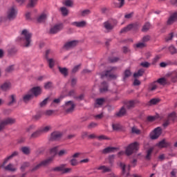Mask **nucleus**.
<instances>
[{
    "label": "nucleus",
    "mask_w": 177,
    "mask_h": 177,
    "mask_svg": "<svg viewBox=\"0 0 177 177\" xmlns=\"http://www.w3.org/2000/svg\"><path fill=\"white\" fill-rule=\"evenodd\" d=\"M96 169H97L98 171H102L103 174H106L107 172H111V169L107 166H100L96 168Z\"/></svg>",
    "instance_id": "412c9836"
},
{
    "label": "nucleus",
    "mask_w": 177,
    "mask_h": 177,
    "mask_svg": "<svg viewBox=\"0 0 177 177\" xmlns=\"http://www.w3.org/2000/svg\"><path fill=\"white\" fill-rule=\"evenodd\" d=\"M62 132L59 131H54L51 133L50 139L51 140H59L62 136Z\"/></svg>",
    "instance_id": "a211bd4d"
},
{
    "label": "nucleus",
    "mask_w": 177,
    "mask_h": 177,
    "mask_svg": "<svg viewBox=\"0 0 177 177\" xmlns=\"http://www.w3.org/2000/svg\"><path fill=\"white\" fill-rule=\"evenodd\" d=\"M157 82H154L149 86V91H156L157 89Z\"/></svg>",
    "instance_id": "c03bdc74"
},
{
    "label": "nucleus",
    "mask_w": 177,
    "mask_h": 177,
    "mask_svg": "<svg viewBox=\"0 0 177 177\" xmlns=\"http://www.w3.org/2000/svg\"><path fill=\"white\" fill-rule=\"evenodd\" d=\"M39 129H40V132H41V133H45L46 132H48L49 129H50V126L43 127Z\"/></svg>",
    "instance_id": "a18cd8bd"
},
{
    "label": "nucleus",
    "mask_w": 177,
    "mask_h": 177,
    "mask_svg": "<svg viewBox=\"0 0 177 177\" xmlns=\"http://www.w3.org/2000/svg\"><path fill=\"white\" fill-rule=\"evenodd\" d=\"M52 85H53L52 82H46L44 84V88L45 89H50V88L52 87Z\"/></svg>",
    "instance_id": "0e129e2a"
},
{
    "label": "nucleus",
    "mask_w": 177,
    "mask_h": 177,
    "mask_svg": "<svg viewBox=\"0 0 177 177\" xmlns=\"http://www.w3.org/2000/svg\"><path fill=\"white\" fill-rule=\"evenodd\" d=\"M82 16H88V15H91V10H84L83 11H82V13H81Z\"/></svg>",
    "instance_id": "bf43d9fd"
},
{
    "label": "nucleus",
    "mask_w": 177,
    "mask_h": 177,
    "mask_svg": "<svg viewBox=\"0 0 177 177\" xmlns=\"http://www.w3.org/2000/svg\"><path fill=\"white\" fill-rule=\"evenodd\" d=\"M28 167H30V162H25L21 165V171H24L26 169V168H28Z\"/></svg>",
    "instance_id": "3c124183"
},
{
    "label": "nucleus",
    "mask_w": 177,
    "mask_h": 177,
    "mask_svg": "<svg viewBox=\"0 0 177 177\" xmlns=\"http://www.w3.org/2000/svg\"><path fill=\"white\" fill-rule=\"evenodd\" d=\"M0 88L1 90L4 91V92H6V91H9V89L12 88V84L9 82H5L0 86Z\"/></svg>",
    "instance_id": "4be33fe9"
},
{
    "label": "nucleus",
    "mask_w": 177,
    "mask_h": 177,
    "mask_svg": "<svg viewBox=\"0 0 177 177\" xmlns=\"http://www.w3.org/2000/svg\"><path fill=\"white\" fill-rule=\"evenodd\" d=\"M15 122H16V120L12 118H8L1 120L0 122V132H1L3 129H5L6 125H12V124H15Z\"/></svg>",
    "instance_id": "423d86ee"
},
{
    "label": "nucleus",
    "mask_w": 177,
    "mask_h": 177,
    "mask_svg": "<svg viewBox=\"0 0 177 177\" xmlns=\"http://www.w3.org/2000/svg\"><path fill=\"white\" fill-rule=\"evenodd\" d=\"M41 133H42L41 132V130L39 129L37 131H35L31 134L30 138H38V136H40Z\"/></svg>",
    "instance_id": "a19ab883"
},
{
    "label": "nucleus",
    "mask_w": 177,
    "mask_h": 177,
    "mask_svg": "<svg viewBox=\"0 0 177 177\" xmlns=\"http://www.w3.org/2000/svg\"><path fill=\"white\" fill-rule=\"evenodd\" d=\"M21 34L24 37V46L25 48H30V46H31V42H32V41L31 40V38L32 37V34H31V32H29L27 29H24V30H22Z\"/></svg>",
    "instance_id": "f03ea898"
},
{
    "label": "nucleus",
    "mask_w": 177,
    "mask_h": 177,
    "mask_svg": "<svg viewBox=\"0 0 177 177\" xmlns=\"http://www.w3.org/2000/svg\"><path fill=\"white\" fill-rule=\"evenodd\" d=\"M150 36L149 35H146L145 37H143L142 38V42H149V41H150Z\"/></svg>",
    "instance_id": "338daca9"
},
{
    "label": "nucleus",
    "mask_w": 177,
    "mask_h": 177,
    "mask_svg": "<svg viewBox=\"0 0 177 177\" xmlns=\"http://www.w3.org/2000/svg\"><path fill=\"white\" fill-rule=\"evenodd\" d=\"M145 46H146V44H145V42H140V43H138L136 44V48H145Z\"/></svg>",
    "instance_id": "774afa93"
},
{
    "label": "nucleus",
    "mask_w": 177,
    "mask_h": 177,
    "mask_svg": "<svg viewBox=\"0 0 177 177\" xmlns=\"http://www.w3.org/2000/svg\"><path fill=\"white\" fill-rule=\"evenodd\" d=\"M112 128L113 131H120V129H122V126L120 123H114L112 124Z\"/></svg>",
    "instance_id": "f704fd0d"
},
{
    "label": "nucleus",
    "mask_w": 177,
    "mask_h": 177,
    "mask_svg": "<svg viewBox=\"0 0 177 177\" xmlns=\"http://www.w3.org/2000/svg\"><path fill=\"white\" fill-rule=\"evenodd\" d=\"M114 150H117V148L113 147H108L102 151V154H109V153H113Z\"/></svg>",
    "instance_id": "b1692460"
},
{
    "label": "nucleus",
    "mask_w": 177,
    "mask_h": 177,
    "mask_svg": "<svg viewBox=\"0 0 177 177\" xmlns=\"http://www.w3.org/2000/svg\"><path fill=\"white\" fill-rule=\"evenodd\" d=\"M68 154V149H61L57 153L58 157H64V156H67Z\"/></svg>",
    "instance_id": "c756f323"
},
{
    "label": "nucleus",
    "mask_w": 177,
    "mask_h": 177,
    "mask_svg": "<svg viewBox=\"0 0 177 177\" xmlns=\"http://www.w3.org/2000/svg\"><path fill=\"white\" fill-rule=\"evenodd\" d=\"M58 69L59 73H61L64 77H67V75H68V69H67V68H62L59 66Z\"/></svg>",
    "instance_id": "a878e982"
},
{
    "label": "nucleus",
    "mask_w": 177,
    "mask_h": 177,
    "mask_svg": "<svg viewBox=\"0 0 177 177\" xmlns=\"http://www.w3.org/2000/svg\"><path fill=\"white\" fill-rule=\"evenodd\" d=\"M132 30V24H129L127 26L123 28L121 30L120 32L121 34L124 32H128V31H131Z\"/></svg>",
    "instance_id": "72a5a7b5"
},
{
    "label": "nucleus",
    "mask_w": 177,
    "mask_h": 177,
    "mask_svg": "<svg viewBox=\"0 0 177 177\" xmlns=\"http://www.w3.org/2000/svg\"><path fill=\"white\" fill-rule=\"evenodd\" d=\"M153 148H149L147 151V156L145 157L146 160H150L151 158V153H153Z\"/></svg>",
    "instance_id": "ea45409f"
},
{
    "label": "nucleus",
    "mask_w": 177,
    "mask_h": 177,
    "mask_svg": "<svg viewBox=\"0 0 177 177\" xmlns=\"http://www.w3.org/2000/svg\"><path fill=\"white\" fill-rule=\"evenodd\" d=\"M130 75H131V71L130 70H126L124 71V80H125L126 78L129 77Z\"/></svg>",
    "instance_id": "e2e57ef3"
},
{
    "label": "nucleus",
    "mask_w": 177,
    "mask_h": 177,
    "mask_svg": "<svg viewBox=\"0 0 177 177\" xmlns=\"http://www.w3.org/2000/svg\"><path fill=\"white\" fill-rule=\"evenodd\" d=\"M48 100H49V97L44 99L41 102H40V107H44L48 104Z\"/></svg>",
    "instance_id": "4d7b16f0"
},
{
    "label": "nucleus",
    "mask_w": 177,
    "mask_h": 177,
    "mask_svg": "<svg viewBox=\"0 0 177 177\" xmlns=\"http://www.w3.org/2000/svg\"><path fill=\"white\" fill-rule=\"evenodd\" d=\"M177 21V12H174L168 19L167 21V26H171Z\"/></svg>",
    "instance_id": "4468645a"
},
{
    "label": "nucleus",
    "mask_w": 177,
    "mask_h": 177,
    "mask_svg": "<svg viewBox=\"0 0 177 177\" xmlns=\"http://www.w3.org/2000/svg\"><path fill=\"white\" fill-rule=\"evenodd\" d=\"M19 156V152L15 151H14L10 156H8L7 158H6L4 159L3 162L1 165V168H4V169H6V171H10V172H15V171H16V168L15 166H13L12 164L10 163L9 165H8L7 166L5 167V165H6V164L8 163V161H9V160H12V158H13V157H16Z\"/></svg>",
    "instance_id": "f257e3e1"
},
{
    "label": "nucleus",
    "mask_w": 177,
    "mask_h": 177,
    "mask_svg": "<svg viewBox=\"0 0 177 177\" xmlns=\"http://www.w3.org/2000/svg\"><path fill=\"white\" fill-rule=\"evenodd\" d=\"M117 68L115 67H112L111 68V69L106 71L105 72L104 75H102V77L103 78V77H106L107 78H116V76L113 74H112L111 73H113V71H114V70H115Z\"/></svg>",
    "instance_id": "dca6fc26"
},
{
    "label": "nucleus",
    "mask_w": 177,
    "mask_h": 177,
    "mask_svg": "<svg viewBox=\"0 0 177 177\" xmlns=\"http://www.w3.org/2000/svg\"><path fill=\"white\" fill-rule=\"evenodd\" d=\"M63 27L64 26L62 24L54 25L50 29V34H57V32H59V31H62V30H63Z\"/></svg>",
    "instance_id": "1a4fd4ad"
},
{
    "label": "nucleus",
    "mask_w": 177,
    "mask_h": 177,
    "mask_svg": "<svg viewBox=\"0 0 177 177\" xmlns=\"http://www.w3.org/2000/svg\"><path fill=\"white\" fill-rule=\"evenodd\" d=\"M38 0H30L29 3L28 4V8H34L37 5Z\"/></svg>",
    "instance_id": "09e8293b"
},
{
    "label": "nucleus",
    "mask_w": 177,
    "mask_h": 177,
    "mask_svg": "<svg viewBox=\"0 0 177 177\" xmlns=\"http://www.w3.org/2000/svg\"><path fill=\"white\" fill-rule=\"evenodd\" d=\"M127 114V109H125L124 106H122L120 110L116 113V117H124Z\"/></svg>",
    "instance_id": "393cba45"
},
{
    "label": "nucleus",
    "mask_w": 177,
    "mask_h": 177,
    "mask_svg": "<svg viewBox=\"0 0 177 177\" xmlns=\"http://www.w3.org/2000/svg\"><path fill=\"white\" fill-rule=\"evenodd\" d=\"M21 151H22L24 154H26V156H28V154L31 153V149H30L29 147H22Z\"/></svg>",
    "instance_id": "cd10ccee"
},
{
    "label": "nucleus",
    "mask_w": 177,
    "mask_h": 177,
    "mask_svg": "<svg viewBox=\"0 0 177 177\" xmlns=\"http://www.w3.org/2000/svg\"><path fill=\"white\" fill-rule=\"evenodd\" d=\"M140 66H142V67H145V68H147L150 67V63H149L147 62H142L140 64Z\"/></svg>",
    "instance_id": "69168bd1"
},
{
    "label": "nucleus",
    "mask_w": 177,
    "mask_h": 177,
    "mask_svg": "<svg viewBox=\"0 0 177 177\" xmlns=\"http://www.w3.org/2000/svg\"><path fill=\"white\" fill-rule=\"evenodd\" d=\"M29 92L32 93V95H33V97L34 96L37 97V96H39V95H41V87L39 86L33 87L31 88V90Z\"/></svg>",
    "instance_id": "f3484780"
},
{
    "label": "nucleus",
    "mask_w": 177,
    "mask_h": 177,
    "mask_svg": "<svg viewBox=\"0 0 177 177\" xmlns=\"http://www.w3.org/2000/svg\"><path fill=\"white\" fill-rule=\"evenodd\" d=\"M135 104H136V100L129 101L126 103V107L128 109H133V107H135Z\"/></svg>",
    "instance_id": "2f4dec72"
},
{
    "label": "nucleus",
    "mask_w": 177,
    "mask_h": 177,
    "mask_svg": "<svg viewBox=\"0 0 177 177\" xmlns=\"http://www.w3.org/2000/svg\"><path fill=\"white\" fill-rule=\"evenodd\" d=\"M145 73V71L143 69H140L138 73H135L133 74L134 78H137V77H142L143 74Z\"/></svg>",
    "instance_id": "79ce46f5"
},
{
    "label": "nucleus",
    "mask_w": 177,
    "mask_h": 177,
    "mask_svg": "<svg viewBox=\"0 0 177 177\" xmlns=\"http://www.w3.org/2000/svg\"><path fill=\"white\" fill-rule=\"evenodd\" d=\"M59 10H60L62 16H67L68 15V10L66 7L60 8Z\"/></svg>",
    "instance_id": "4c0bfd02"
},
{
    "label": "nucleus",
    "mask_w": 177,
    "mask_h": 177,
    "mask_svg": "<svg viewBox=\"0 0 177 177\" xmlns=\"http://www.w3.org/2000/svg\"><path fill=\"white\" fill-rule=\"evenodd\" d=\"M63 168H66V165H62L59 167H57L53 169V171H58L63 172Z\"/></svg>",
    "instance_id": "5fc2aeb1"
},
{
    "label": "nucleus",
    "mask_w": 177,
    "mask_h": 177,
    "mask_svg": "<svg viewBox=\"0 0 177 177\" xmlns=\"http://www.w3.org/2000/svg\"><path fill=\"white\" fill-rule=\"evenodd\" d=\"M57 150H59V147H53L50 150V153L51 154V156L49 157L48 158H53V160H55V157H56V156H57Z\"/></svg>",
    "instance_id": "6ab92c4d"
},
{
    "label": "nucleus",
    "mask_w": 177,
    "mask_h": 177,
    "mask_svg": "<svg viewBox=\"0 0 177 177\" xmlns=\"http://www.w3.org/2000/svg\"><path fill=\"white\" fill-rule=\"evenodd\" d=\"M131 133H133L135 135H140V133H142V131L138 129L136 126H134L131 128Z\"/></svg>",
    "instance_id": "473e14b6"
},
{
    "label": "nucleus",
    "mask_w": 177,
    "mask_h": 177,
    "mask_svg": "<svg viewBox=\"0 0 177 177\" xmlns=\"http://www.w3.org/2000/svg\"><path fill=\"white\" fill-rule=\"evenodd\" d=\"M167 120L169 121H175V120H176V113H175V112L170 113L168 115Z\"/></svg>",
    "instance_id": "58836bf2"
},
{
    "label": "nucleus",
    "mask_w": 177,
    "mask_h": 177,
    "mask_svg": "<svg viewBox=\"0 0 177 177\" xmlns=\"http://www.w3.org/2000/svg\"><path fill=\"white\" fill-rule=\"evenodd\" d=\"M62 3L64 6H67L68 8H71L73 7V5H74V3L71 0H65Z\"/></svg>",
    "instance_id": "e433bc0d"
},
{
    "label": "nucleus",
    "mask_w": 177,
    "mask_h": 177,
    "mask_svg": "<svg viewBox=\"0 0 177 177\" xmlns=\"http://www.w3.org/2000/svg\"><path fill=\"white\" fill-rule=\"evenodd\" d=\"M120 167L122 169V174L124 177L129 176V171H131V165H129L127 167L125 164L120 162Z\"/></svg>",
    "instance_id": "6e6552de"
},
{
    "label": "nucleus",
    "mask_w": 177,
    "mask_h": 177,
    "mask_svg": "<svg viewBox=\"0 0 177 177\" xmlns=\"http://www.w3.org/2000/svg\"><path fill=\"white\" fill-rule=\"evenodd\" d=\"M119 3H117L115 5L116 8H118V9H121L124 5H125V0H118Z\"/></svg>",
    "instance_id": "49530a36"
},
{
    "label": "nucleus",
    "mask_w": 177,
    "mask_h": 177,
    "mask_svg": "<svg viewBox=\"0 0 177 177\" xmlns=\"http://www.w3.org/2000/svg\"><path fill=\"white\" fill-rule=\"evenodd\" d=\"M16 16H17V9L16 7L12 6L8 8L7 11V19L12 21V20H15L16 19Z\"/></svg>",
    "instance_id": "39448f33"
},
{
    "label": "nucleus",
    "mask_w": 177,
    "mask_h": 177,
    "mask_svg": "<svg viewBox=\"0 0 177 177\" xmlns=\"http://www.w3.org/2000/svg\"><path fill=\"white\" fill-rule=\"evenodd\" d=\"M139 150V142H134L130 144L126 149L127 156H131L134 151H138Z\"/></svg>",
    "instance_id": "20e7f679"
},
{
    "label": "nucleus",
    "mask_w": 177,
    "mask_h": 177,
    "mask_svg": "<svg viewBox=\"0 0 177 177\" xmlns=\"http://www.w3.org/2000/svg\"><path fill=\"white\" fill-rule=\"evenodd\" d=\"M109 86L107 85V83L106 82H104L101 84V88L100 89L101 93L106 92L108 91Z\"/></svg>",
    "instance_id": "c85d7f7f"
},
{
    "label": "nucleus",
    "mask_w": 177,
    "mask_h": 177,
    "mask_svg": "<svg viewBox=\"0 0 177 177\" xmlns=\"http://www.w3.org/2000/svg\"><path fill=\"white\" fill-rule=\"evenodd\" d=\"M46 20V14L43 13L41 14L38 18L37 21L38 23H44Z\"/></svg>",
    "instance_id": "c9c22d12"
},
{
    "label": "nucleus",
    "mask_w": 177,
    "mask_h": 177,
    "mask_svg": "<svg viewBox=\"0 0 177 177\" xmlns=\"http://www.w3.org/2000/svg\"><path fill=\"white\" fill-rule=\"evenodd\" d=\"M156 84H160V85H165L167 84V80L164 77L158 79L156 82Z\"/></svg>",
    "instance_id": "de8ad7c7"
},
{
    "label": "nucleus",
    "mask_w": 177,
    "mask_h": 177,
    "mask_svg": "<svg viewBox=\"0 0 177 177\" xmlns=\"http://www.w3.org/2000/svg\"><path fill=\"white\" fill-rule=\"evenodd\" d=\"M53 162V158H48L47 159L42 160L40 163L37 164L32 169V172H35V171H38L41 168V167H46V165H49V164H52Z\"/></svg>",
    "instance_id": "7ed1b4c3"
},
{
    "label": "nucleus",
    "mask_w": 177,
    "mask_h": 177,
    "mask_svg": "<svg viewBox=\"0 0 177 177\" xmlns=\"http://www.w3.org/2000/svg\"><path fill=\"white\" fill-rule=\"evenodd\" d=\"M117 20L115 19H109L104 23V27L107 31H111V30H113L114 27L117 26Z\"/></svg>",
    "instance_id": "0eeeda50"
},
{
    "label": "nucleus",
    "mask_w": 177,
    "mask_h": 177,
    "mask_svg": "<svg viewBox=\"0 0 177 177\" xmlns=\"http://www.w3.org/2000/svg\"><path fill=\"white\" fill-rule=\"evenodd\" d=\"M78 45V41L73 40L71 41L66 42L64 46V49L68 50L70 49H73V48H75V46Z\"/></svg>",
    "instance_id": "ddd939ff"
},
{
    "label": "nucleus",
    "mask_w": 177,
    "mask_h": 177,
    "mask_svg": "<svg viewBox=\"0 0 177 177\" xmlns=\"http://www.w3.org/2000/svg\"><path fill=\"white\" fill-rule=\"evenodd\" d=\"M31 99H34V95L30 93V91L23 96V100L25 103H27V102H30Z\"/></svg>",
    "instance_id": "aec40b11"
},
{
    "label": "nucleus",
    "mask_w": 177,
    "mask_h": 177,
    "mask_svg": "<svg viewBox=\"0 0 177 177\" xmlns=\"http://www.w3.org/2000/svg\"><path fill=\"white\" fill-rule=\"evenodd\" d=\"M150 30V23L147 22L142 27V31L143 32H146L147 31H149Z\"/></svg>",
    "instance_id": "37998d69"
},
{
    "label": "nucleus",
    "mask_w": 177,
    "mask_h": 177,
    "mask_svg": "<svg viewBox=\"0 0 177 177\" xmlns=\"http://www.w3.org/2000/svg\"><path fill=\"white\" fill-rule=\"evenodd\" d=\"M70 162L73 167H75V165H78V161L75 158H73L72 160H71Z\"/></svg>",
    "instance_id": "052dcab7"
},
{
    "label": "nucleus",
    "mask_w": 177,
    "mask_h": 177,
    "mask_svg": "<svg viewBox=\"0 0 177 177\" xmlns=\"http://www.w3.org/2000/svg\"><path fill=\"white\" fill-rule=\"evenodd\" d=\"M158 102H160L159 99L157 98H153L149 101V106H151L153 104H157V103H158Z\"/></svg>",
    "instance_id": "603ef678"
},
{
    "label": "nucleus",
    "mask_w": 177,
    "mask_h": 177,
    "mask_svg": "<svg viewBox=\"0 0 177 177\" xmlns=\"http://www.w3.org/2000/svg\"><path fill=\"white\" fill-rule=\"evenodd\" d=\"M6 73H12V71H15V66L13 65H11L6 69Z\"/></svg>",
    "instance_id": "13d9d810"
},
{
    "label": "nucleus",
    "mask_w": 177,
    "mask_h": 177,
    "mask_svg": "<svg viewBox=\"0 0 177 177\" xmlns=\"http://www.w3.org/2000/svg\"><path fill=\"white\" fill-rule=\"evenodd\" d=\"M49 55H52V51L50 50H47L46 51V55H45L46 59H47L50 68H53L55 66V59L52 58L49 59Z\"/></svg>",
    "instance_id": "9b49d317"
},
{
    "label": "nucleus",
    "mask_w": 177,
    "mask_h": 177,
    "mask_svg": "<svg viewBox=\"0 0 177 177\" xmlns=\"http://www.w3.org/2000/svg\"><path fill=\"white\" fill-rule=\"evenodd\" d=\"M161 133H162L161 127H157L153 131V132L151 133L150 138L152 140L158 139Z\"/></svg>",
    "instance_id": "9d476101"
},
{
    "label": "nucleus",
    "mask_w": 177,
    "mask_h": 177,
    "mask_svg": "<svg viewBox=\"0 0 177 177\" xmlns=\"http://www.w3.org/2000/svg\"><path fill=\"white\" fill-rule=\"evenodd\" d=\"M71 26H73V27H77V28H84V27L86 26V21H73L71 23Z\"/></svg>",
    "instance_id": "2eb2a0df"
},
{
    "label": "nucleus",
    "mask_w": 177,
    "mask_h": 177,
    "mask_svg": "<svg viewBox=\"0 0 177 177\" xmlns=\"http://www.w3.org/2000/svg\"><path fill=\"white\" fill-rule=\"evenodd\" d=\"M75 107V104H74V102H73V101H68L66 102L64 109L66 113H73V111H74Z\"/></svg>",
    "instance_id": "f8f14e48"
},
{
    "label": "nucleus",
    "mask_w": 177,
    "mask_h": 177,
    "mask_svg": "<svg viewBox=\"0 0 177 177\" xmlns=\"http://www.w3.org/2000/svg\"><path fill=\"white\" fill-rule=\"evenodd\" d=\"M160 58L161 57H160L159 55H156L152 60L153 66H156V64H157L158 60H160Z\"/></svg>",
    "instance_id": "864d4df0"
},
{
    "label": "nucleus",
    "mask_w": 177,
    "mask_h": 177,
    "mask_svg": "<svg viewBox=\"0 0 177 177\" xmlns=\"http://www.w3.org/2000/svg\"><path fill=\"white\" fill-rule=\"evenodd\" d=\"M35 128H37V127L34 124H32L26 129V132H31V131H34Z\"/></svg>",
    "instance_id": "680f3d73"
},
{
    "label": "nucleus",
    "mask_w": 177,
    "mask_h": 177,
    "mask_svg": "<svg viewBox=\"0 0 177 177\" xmlns=\"http://www.w3.org/2000/svg\"><path fill=\"white\" fill-rule=\"evenodd\" d=\"M9 100H10V102H8V105L13 106V104H15V103H16V95H15V94L11 95L9 97Z\"/></svg>",
    "instance_id": "bb28decb"
},
{
    "label": "nucleus",
    "mask_w": 177,
    "mask_h": 177,
    "mask_svg": "<svg viewBox=\"0 0 177 177\" xmlns=\"http://www.w3.org/2000/svg\"><path fill=\"white\" fill-rule=\"evenodd\" d=\"M104 98H97L95 100V107H97V106H102L104 103Z\"/></svg>",
    "instance_id": "7c9ffc66"
},
{
    "label": "nucleus",
    "mask_w": 177,
    "mask_h": 177,
    "mask_svg": "<svg viewBox=\"0 0 177 177\" xmlns=\"http://www.w3.org/2000/svg\"><path fill=\"white\" fill-rule=\"evenodd\" d=\"M169 50L171 55H175V53H177L176 48H175V46H174L172 45L169 47Z\"/></svg>",
    "instance_id": "8fccbe9b"
},
{
    "label": "nucleus",
    "mask_w": 177,
    "mask_h": 177,
    "mask_svg": "<svg viewBox=\"0 0 177 177\" xmlns=\"http://www.w3.org/2000/svg\"><path fill=\"white\" fill-rule=\"evenodd\" d=\"M174 38V32H171L168 35L167 37H165L166 42L171 41Z\"/></svg>",
    "instance_id": "6e6d98bb"
},
{
    "label": "nucleus",
    "mask_w": 177,
    "mask_h": 177,
    "mask_svg": "<svg viewBox=\"0 0 177 177\" xmlns=\"http://www.w3.org/2000/svg\"><path fill=\"white\" fill-rule=\"evenodd\" d=\"M158 147H160L161 149L164 147H169L171 146V142H168L165 141V140H162L158 144Z\"/></svg>",
    "instance_id": "5701e85b"
}]
</instances>
